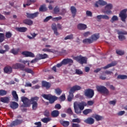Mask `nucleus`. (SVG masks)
<instances>
[{
  "label": "nucleus",
  "instance_id": "e2e57ef3",
  "mask_svg": "<svg viewBox=\"0 0 127 127\" xmlns=\"http://www.w3.org/2000/svg\"><path fill=\"white\" fill-rule=\"evenodd\" d=\"M104 74L107 75H114V73L112 71L109 70H106L104 72Z\"/></svg>",
  "mask_w": 127,
  "mask_h": 127
},
{
  "label": "nucleus",
  "instance_id": "f03ea898",
  "mask_svg": "<svg viewBox=\"0 0 127 127\" xmlns=\"http://www.w3.org/2000/svg\"><path fill=\"white\" fill-rule=\"evenodd\" d=\"M12 67L13 69H21L22 71L26 72V73H28V74H32V75L34 74V72H33L32 69L28 68H25V65L24 64H14L12 65Z\"/></svg>",
  "mask_w": 127,
  "mask_h": 127
},
{
  "label": "nucleus",
  "instance_id": "c03bdc74",
  "mask_svg": "<svg viewBox=\"0 0 127 127\" xmlns=\"http://www.w3.org/2000/svg\"><path fill=\"white\" fill-rule=\"evenodd\" d=\"M4 34L0 33V43L4 41Z\"/></svg>",
  "mask_w": 127,
  "mask_h": 127
},
{
  "label": "nucleus",
  "instance_id": "7c9ffc66",
  "mask_svg": "<svg viewBox=\"0 0 127 127\" xmlns=\"http://www.w3.org/2000/svg\"><path fill=\"white\" fill-rule=\"evenodd\" d=\"M23 22L24 24H26L27 25H32V24H33V21L29 19H26L24 20L23 21Z\"/></svg>",
  "mask_w": 127,
  "mask_h": 127
},
{
  "label": "nucleus",
  "instance_id": "a211bd4d",
  "mask_svg": "<svg viewBox=\"0 0 127 127\" xmlns=\"http://www.w3.org/2000/svg\"><path fill=\"white\" fill-rule=\"evenodd\" d=\"M70 10L71 11L72 16L74 18L76 16V14H77V9L75 6H71L70 7Z\"/></svg>",
  "mask_w": 127,
  "mask_h": 127
},
{
  "label": "nucleus",
  "instance_id": "338daca9",
  "mask_svg": "<svg viewBox=\"0 0 127 127\" xmlns=\"http://www.w3.org/2000/svg\"><path fill=\"white\" fill-rule=\"evenodd\" d=\"M44 115L45 117H49V116H50V113L48 111L46 110L44 113Z\"/></svg>",
  "mask_w": 127,
  "mask_h": 127
},
{
  "label": "nucleus",
  "instance_id": "0e129e2a",
  "mask_svg": "<svg viewBox=\"0 0 127 127\" xmlns=\"http://www.w3.org/2000/svg\"><path fill=\"white\" fill-rule=\"evenodd\" d=\"M66 113L69 114V115H73V111H72V109H71V108L67 109Z\"/></svg>",
  "mask_w": 127,
  "mask_h": 127
},
{
  "label": "nucleus",
  "instance_id": "e433bc0d",
  "mask_svg": "<svg viewBox=\"0 0 127 127\" xmlns=\"http://www.w3.org/2000/svg\"><path fill=\"white\" fill-rule=\"evenodd\" d=\"M82 42L84 44L88 43V44H91V43H93V40H92V39L86 38L83 40Z\"/></svg>",
  "mask_w": 127,
  "mask_h": 127
},
{
  "label": "nucleus",
  "instance_id": "ddd939ff",
  "mask_svg": "<svg viewBox=\"0 0 127 127\" xmlns=\"http://www.w3.org/2000/svg\"><path fill=\"white\" fill-rule=\"evenodd\" d=\"M23 122V120H18V119L15 120V121L11 122V123L10 124V127H16V126L21 125Z\"/></svg>",
  "mask_w": 127,
  "mask_h": 127
},
{
  "label": "nucleus",
  "instance_id": "72a5a7b5",
  "mask_svg": "<svg viewBox=\"0 0 127 127\" xmlns=\"http://www.w3.org/2000/svg\"><path fill=\"white\" fill-rule=\"evenodd\" d=\"M36 0H27V3L26 4H24L23 6L24 7H26V6H29L30 4H31V2L33 3H34V2H36Z\"/></svg>",
  "mask_w": 127,
  "mask_h": 127
},
{
  "label": "nucleus",
  "instance_id": "a878e982",
  "mask_svg": "<svg viewBox=\"0 0 127 127\" xmlns=\"http://www.w3.org/2000/svg\"><path fill=\"white\" fill-rule=\"evenodd\" d=\"M99 38H100V34H94L91 36V40H92V42L98 40Z\"/></svg>",
  "mask_w": 127,
  "mask_h": 127
},
{
  "label": "nucleus",
  "instance_id": "cd10ccee",
  "mask_svg": "<svg viewBox=\"0 0 127 127\" xmlns=\"http://www.w3.org/2000/svg\"><path fill=\"white\" fill-rule=\"evenodd\" d=\"M12 96L14 99V101L15 102H18V95L15 90L12 91Z\"/></svg>",
  "mask_w": 127,
  "mask_h": 127
},
{
  "label": "nucleus",
  "instance_id": "8fccbe9b",
  "mask_svg": "<svg viewBox=\"0 0 127 127\" xmlns=\"http://www.w3.org/2000/svg\"><path fill=\"white\" fill-rule=\"evenodd\" d=\"M116 53L118 55H120V56H122V55H124L125 54V52L123 51L116 50Z\"/></svg>",
  "mask_w": 127,
  "mask_h": 127
},
{
  "label": "nucleus",
  "instance_id": "a18cd8bd",
  "mask_svg": "<svg viewBox=\"0 0 127 127\" xmlns=\"http://www.w3.org/2000/svg\"><path fill=\"white\" fill-rule=\"evenodd\" d=\"M47 10V8L46 7L43 6V5H41L39 8V11H41L42 12H44V11H46Z\"/></svg>",
  "mask_w": 127,
  "mask_h": 127
},
{
  "label": "nucleus",
  "instance_id": "603ef678",
  "mask_svg": "<svg viewBox=\"0 0 127 127\" xmlns=\"http://www.w3.org/2000/svg\"><path fill=\"white\" fill-rule=\"evenodd\" d=\"M75 73L76 75H82V74H83V71H82L81 69H75Z\"/></svg>",
  "mask_w": 127,
  "mask_h": 127
},
{
  "label": "nucleus",
  "instance_id": "412c9836",
  "mask_svg": "<svg viewBox=\"0 0 127 127\" xmlns=\"http://www.w3.org/2000/svg\"><path fill=\"white\" fill-rule=\"evenodd\" d=\"M15 30L18 32L24 33L27 31V28L25 27H16Z\"/></svg>",
  "mask_w": 127,
  "mask_h": 127
},
{
  "label": "nucleus",
  "instance_id": "5701e85b",
  "mask_svg": "<svg viewBox=\"0 0 127 127\" xmlns=\"http://www.w3.org/2000/svg\"><path fill=\"white\" fill-rule=\"evenodd\" d=\"M77 28L79 30H85L87 29V25L83 23H79L77 25Z\"/></svg>",
  "mask_w": 127,
  "mask_h": 127
},
{
  "label": "nucleus",
  "instance_id": "c756f323",
  "mask_svg": "<svg viewBox=\"0 0 127 127\" xmlns=\"http://www.w3.org/2000/svg\"><path fill=\"white\" fill-rule=\"evenodd\" d=\"M0 102L4 104H8L9 103V98L8 97H1L0 98Z\"/></svg>",
  "mask_w": 127,
  "mask_h": 127
},
{
  "label": "nucleus",
  "instance_id": "6e6d98bb",
  "mask_svg": "<svg viewBox=\"0 0 127 127\" xmlns=\"http://www.w3.org/2000/svg\"><path fill=\"white\" fill-rule=\"evenodd\" d=\"M42 51H43L44 52L51 53L52 52V49H50L48 48H44L42 49Z\"/></svg>",
  "mask_w": 127,
  "mask_h": 127
},
{
  "label": "nucleus",
  "instance_id": "69168bd1",
  "mask_svg": "<svg viewBox=\"0 0 127 127\" xmlns=\"http://www.w3.org/2000/svg\"><path fill=\"white\" fill-rule=\"evenodd\" d=\"M27 17L28 18H31V19H33V16H32V13H27Z\"/></svg>",
  "mask_w": 127,
  "mask_h": 127
},
{
  "label": "nucleus",
  "instance_id": "4468645a",
  "mask_svg": "<svg viewBox=\"0 0 127 127\" xmlns=\"http://www.w3.org/2000/svg\"><path fill=\"white\" fill-rule=\"evenodd\" d=\"M22 55L26 57H30L31 58H34L35 55L31 52L24 51L22 52Z\"/></svg>",
  "mask_w": 127,
  "mask_h": 127
},
{
  "label": "nucleus",
  "instance_id": "13d9d810",
  "mask_svg": "<svg viewBox=\"0 0 127 127\" xmlns=\"http://www.w3.org/2000/svg\"><path fill=\"white\" fill-rule=\"evenodd\" d=\"M109 105H113V106H115L116 104H117V99H115L113 101H110L109 102Z\"/></svg>",
  "mask_w": 127,
  "mask_h": 127
},
{
  "label": "nucleus",
  "instance_id": "c9c22d12",
  "mask_svg": "<svg viewBox=\"0 0 127 127\" xmlns=\"http://www.w3.org/2000/svg\"><path fill=\"white\" fill-rule=\"evenodd\" d=\"M51 115L53 116V118H57V117L59 116V111H58V110H54L52 111Z\"/></svg>",
  "mask_w": 127,
  "mask_h": 127
},
{
  "label": "nucleus",
  "instance_id": "6e6552de",
  "mask_svg": "<svg viewBox=\"0 0 127 127\" xmlns=\"http://www.w3.org/2000/svg\"><path fill=\"white\" fill-rule=\"evenodd\" d=\"M116 65H117V63L112 62L103 67H101V68H97L96 69L94 70V73H98V72H100L102 69L106 70V69H108V68H111V67H114V66H116Z\"/></svg>",
  "mask_w": 127,
  "mask_h": 127
},
{
  "label": "nucleus",
  "instance_id": "79ce46f5",
  "mask_svg": "<svg viewBox=\"0 0 127 127\" xmlns=\"http://www.w3.org/2000/svg\"><path fill=\"white\" fill-rule=\"evenodd\" d=\"M64 39V40H68V39H69L70 40H72V39H74V36L72 34L70 35H68L66 36Z\"/></svg>",
  "mask_w": 127,
  "mask_h": 127
},
{
  "label": "nucleus",
  "instance_id": "680f3d73",
  "mask_svg": "<svg viewBox=\"0 0 127 127\" xmlns=\"http://www.w3.org/2000/svg\"><path fill=\"white\" fill-rule=\"evenodd\" d=\"M61 19H62V17L59 16L53 18V20L54 21H58V20H61Z\"/></svg>",
  "mask_w": 127,
  "mask_h": 127
},
{
  "label": "nucleus",
  "instance_id": "6ab92c4d",
  "mask_svg": "<svg viewBox=\"0 0 127 127\" xmlns=\"http://www.w3.org/2000/svg\"><path fill=\"white\" fill-rule=\"evenodd\" d=\"M37 57L38 58V60H41L43 59H46L48 58L49 56L46 54H39L37 55Z\"/></svg>",
  "mask_w": 127,
  "mask_h": 127
},
{
  "label": "nucleus",
  "instance_id": "f3484780",
  "mask_svg": "<svg viewBox=\"0 0 127 127\" xmlns=\"http://www.w3.org/2000/svg\"><path fill=\"white\" fill-rule=\"evenodd\" d=\"M99 5H107V3L103 0H99L95 2L94 5L95 7H99Z\"/></svg>",
  "mask_w": 127,
  "mask_h": 127
},
{
  "label": "nucleus",
  "instance_id": "774afa93",
  "mask_svg": "<svg viewBox=\"0 0 127 127\" xmlns=\"http://www.w3.org/2000/svg\"><path fill=\"white\" fill-rule=\"evenodd\" d=\"M72 127H81V126L78 124L73 123L72 124Z\"/></svg>",
  "mask_w": 127,
  "mask_h": 127
},
{
  "label": "nucleus",
  "instance_id": "4d7b16f0",
  "mask_svg": "<svg viewBox=\"0 0 127 127\" xmlns=\"http://www.w3.org/2000/svg\"><path fill=\"white\" fill-rule=\"evenodd\" d=\"M72 122L79 124V123H81V120L79 118L74 119L72 120Z\"/></svg>",
  "mask_w": 127,
  "mask_h": 127
},
{
  "label": "nucleus",
  "instance_id": "b1692460",
  "mask_svg": "<svg viewBox=\"0 0 127 127\" xmlns=\"http://www.w3.org/2000/svg\"><path fill=\"white\" fill-rule=\"evenodd\" d=\"M10 107L13 110H16L18 108V103L16 102L12 101L10 103Z\"/></svg>",
  "mask_w": 127,
  "mask_h": 127
},
{
  "label": "nucleus",
  "instance_id": "5fc2aeb1",
  "mask_svg": "<svg viewBox=\"0 0 127 127\" xmlns=\"http://www.w3.org/2000/svg\"><path fill=\"white\" fill-rule=\"evenodd\" d=\"M59 11H60V8L58 6H56L54 9V12L55 13H58Z\"/></svg>",
  "mask_w": 127,
  "mask_h": 127
},
{
  "label": "nucleus",
  "instance_id": "37998d69",
  "mask_svg": "<svg viewBox=\"0 0 127 127\" xmlns=\"http://www.w3.org/2000/svg\"><path fill=\"white\" fill-rule=\"evenodd\" d=\"M50 118H44L42 119L41 121L44 124H47L49 122H50Z\"/></svg>",
  "mask_w": 127,
  "mask_h": 127
},
{
  "label": "nucleus",
  "instance_id": "423d86ee",
  "mask_svg": "<svg viewBox=\"0 0 127 127\" xmlns=\"http://www.w3.org/2000/svg\"><path fill=\"white\" fill-rule=\"evenodd\" d=\"M94 95H95L94 90L91 88L86 89L84 91V96L88 99H92L94 97Z\"/></svg>",
  "mask_w": 127,
  "mask_h": 127
},
{
  "label": "nucleus",
  "instance_id": "0eeeda50",
  "mask_svg": "<svg viewBox=\"0 0 127 127\" xmlns=\"http://www.w3.org/2000/svg\"><path fill=\"white\" fill-rule=\"evenodd\" d=\"M57 27L59 29H62V25L60 24V23H58L57 25L55 23L52 24V29L53 30L54 34L57 36L59 35V33H58L57 30Z\"/></svg>",
  "mask_w": 127,
  "mask_h": 127
},
{
  "label": "nucleus",
  "instance_id": "2eb2a0df",
  "mask_svg": "<svg viewBox=\"0 0 127 127\" xmlns=\"http://www.w3.org/2000/svg\"><path fill=\"white\" fill-rule=\"evenodd\" d=\"M73 63V60L71 59H64L62 61V64H63V65H67V64L72 65Z\"/></svg>",
  "mask_w": 127,
  "mask_h": 127
},
{
  "label": "nucleus",
  "instance_id": "f257e3e1",
  "mask_svg": "<svg viewBox=\"0 0 127 127\" xmlns=\"http://www.w3.org/2000/svg\"><path fill=\"white\" fill-rule=\"evenodd\" d=\"M94 103V101L92 100L87 101V103L85 101H81V102L75 101L73 103V108L75 114H77V115L82 114V111L85 109V107H87V105L88 106H93Z\"/></svg>",
  "mask_w": 127,
  "mask_h": 127
},
{
  "label": "nucleus",
  "instance_id": "bb28decb",
  "mask_svg": "<svg viewBox=\"0 0 127 127\" xmlns=\"http://www.w3.org/2000/svg\"><path fill=\"white\" fill-rule=\"evenodd\" d=\"M58 99V97H57V96L51 95V96H50V98L49 99L50 104H53L54 102L57 100Z\"/></svg>",
  "mask_w": 127,
  "mask_h": 127
},
{
  "label": "nucleus",
  "instance_id": "052dcab7",
  "mask_svg": "<svg viewBox=\"0 0 127 127\" xmlns=\"http://www.w3.org/2000/svg\"><path fill=\"white\" fill-rule=\"evenodd\" d=\"M39 14V12H36L34 13H32L33 19L35 18V17H37Z\"/></svg>",
  "mask_w": 127,
  "mask_h": 127
},
{
  "label": "nucleus",
  "instance_id": "dca6fc26",
  "mask_svg": "<svg viewBox=\"0 0 127 127\" xmlns=\"http://www.w3.org/2000/svg\"><path fill=\"white\" fill-rule=\"evenodd\" d=\"M42 87L43 88H46L47 90H48L50 89L51 84H50V82L43 80L42 81Z\"/></svg>",
  "mask_w": 127,
  "mask_h": 127
},
{
  "label": "nucleus",
  "instance_id": "ea45409f",
  "mask_svg": "<svg viewBox=\"0 0 127 127\" xmlns=\"http://www.w3.org/2000/svg\"><path fill=\"white\" fill-rule=\"evenodd\" d=\"M121 79V80H125L127 79V75H118L117 76V80Z\"/></svg>",
  "mask_w": 127,
  "mask_h": 127
},
{
  "label": "nucleus",
  "instance_id": "3c124183",
  "mask_svg": "<svg viewBox=\"0 0 127 127\" xmlns=\"http://www.w3.org/2000/svg\"><path fill=\"white\" fill-rule=\"evenodd\" d=\"M12 36V34L10 32H6L5 33V37L6 38H10Z\"/></svg>",
  "mask_w": 127,
  "mask_h": 127
},
{
  "label": "nucleus",
  "instance_id": "4c0bfd02",
  "mask_svg": "<svg viewBox=\"0 0 127 127\" xmlns=\"http://www.w3.org/2000/svg\"><path fill=\"white\" fill-rule=\"evenodd\" d=\"M92 112H93V110H92V109H87L84 110L83 111V115H85V116H87V115H88V114H89L91 113H92Z\"/></svg>",
  "mask_w": 127,
  "mask_h": 127
},
{
  "label": "nucleus",
  "instance_id": "9d476101",
  "mask_svg": "<svg viewBox=\"0 0 127 127\" xmlns=\"http://www.w3.org/2000/svg\"><path fill=\"white\" fill-rule=\"evenodd\" d=\"M112 8H113V4L112 3L107 4L105 7L104 13L111 14L112 13Z\"/></svg>",
  "mask_w": 127,
  "mask_h": 127
},
{
  "label": "nucleus",
  "instance_id": "aec40b11",
  "mask_svg": "<svg viewBox=\"0 0 127 127\" xmlns=\"http://www.w3.org/2000/svg\"><path fill=\"white\" fill-rule=\"evenodd\" d=\"M82 89V87L79 85H75L72 86L70 89V92H72V93H75L76 91H79Z\"/></svg>",
  "mask_w": 127,
  "mask_h": 127
},
{
  "label": "nucleus",
  "instance_id": "393cba45",
  "mask_svg": "<svg viewBox=\"0 0 127 127\" xmlns=\"http://www.w3.org/2000/svg\"><path fill=\"white\" fill-rule=\"evenodd\" d=\"M84 123L88 125H93L95 123V120L92 118H88L84 121Z\"/></svg>",
  "mask_w": 127,
  "mask_h": 127
},
{
  "label": "nucleus",
  "instance_id": "a19ab883",
  "mask_svg": "<svg viewBox=\"0 0 127 127\" xmlns=\"http://www.w3.org/2000/svg\"><path fill=\"white\" fill-rule=\"evenodd\" d=\"M55 92L56 94H57V95L60 96L62 93V90L59 88H57L55 89Z\"/></svg>",
  "mask_w": 127,
  "mask_h": 127
},
{
  "label": "nucleus",
  "instance_id": "49530a36",
  "mask_svg": "<svg viewBox=\"0 0 127 127\" xmlns=\"http://www.w3.org/2000/svg\"><path fill=\"white\" fill-rule=\"evenodd\" d=\"M51 95V94H44L42 95V97H43V98H44V99H45L46 100H48V101H49Z\"/></svg>",
  "mask_w": 127,
  "mask_h": 127
},
{
  "label": "nucleus",
  "instance_id": "f704fd0d",
  "mask_svg": "<svg viewBox=\"0 0 127 127\" xmlns=\"http://www.w3.org/2000/svg\"><path fill=\"white\" fill-rule=\"evenodd\" d=\"M19 48L18 49H12L10 50V53H12L14 55H16L18 54V52H19Z\"/></svg>",
  "mask_w": 127,
  "mask_h": 127
},
{
  "label": "nucleus",
  "instance_id": "864d4df0",
  "mask_svg": "<svg viewBox=\"0 0 127 127\" xmlns=\"http://www.w3.org/2000/svg\"><path fill=\"white\" fill-rule=\"evenodd\" d=\"M86 14L87 16H90V17L93 16V13H92L91 11L87 10L86 11Z\"/></svg>",
  "mask_w": 127,
  "mask_h": 127
},
{
  "label": "nucleus",
  "instance_id": "20e7f679",
  "mask_svg": "<svg viewBox=\"0 0 127 127\" xmlns=\"http://www.w3.org/2000/svg\"><path fill=\"white\" fill-rule=\"evenodd\" d=\"M96 89L98 92L101 94H104L105 95H109L110 91L107 89V87L103 85L96 86Z\"/></svg>",
  "mask_w": 127,
  "mask_h": 127
},
{
  "label": "nucleus",
  "instance_id": "c85d7f7f",
  "mask_svg": "<svg viewBox=\"0 0 127 127\" xmlns=\"http://www.w3.org/2000/svg\"><path fill=\"white\" fill-rule=\"evenodd\" d=\"M93 118L97 121V122H99V121H102V120H104V117L103 116H101L98 114H95L93 116Z\"/></svg>",
  "mask_w": 127,
  "mask_h": 127
},
{
  "label": "nucleus",
  "instance_id": "2f4dec72",
  "mask_svg": "<svg viewBox=\"0 0 127 127\" xmlns=\"http://www.w3.org/2000/svg\"><path fill=\"white\" fill-rule=\"evenodd\" d=\"M60 123L63 127H67L70 125V122L69 121H64L63 120H60Z\"/></svg>",
  "mask_w": 127,
  "mask_h": 127
},
{
  "label": "nucleus",
  "instance_id": "473e14b6",
  "mask_svg": "<svg viewBox=\"0 0 127 127\" xmlns=\"http://www.w3.org/2000/svg\"><path fill=\"white\" fill-rule=\"evenodd\" d=\"M74 92H71V90H69V95L67 97V101L68 102H71L72 101V99L74 98Z\"/></svg>",
  "mask_w": 127,
  "mask_h": 127
},
{
  "label": "nucleus",
  "instance_id": "bf43d9fd",
  "mask_svg": "<svg viewBox=\"0 0 127 127\" xmlns=\"http://www.w3.org/2000/svg\"><path fill=\"white\" fill-rule=\"evenodd\" d=\"M52 18V16H48L45 19H44V22H47V21H49V20H50V19H51Z\"/></svg>",
  "mask_w": 127,
  "mask_h": 127
},
{
  "label": "nucleus",
  "instance_id": "58836bf2",
  "mask_svg": "<svg viewBox=\"0 0 127 127\" xmlns=\"http://www.w3.org/2000/svg\"><path fill=\"white\" fill-rule=\"evenodd\" d=\"M119 20V17L117 15H113L110 20V21L112 23H114L115 21H118Z\"/></svg>",
  "mask_w": 127,
  "mask_h": 127
},
{
  "label": "nucleus",
  "instance_id": "4be33fe9",
  "mask_svg": "<svg viewBox=\"0 0 127 127\" xmlns=\"http://www.w3.org/2000/svg\"><path fill=\"white\" fill-rule=\"evenodd\" d=\"M3 71L4 73H6L7 74H10V73L12 72V67L11 66H5L3 68Z\"/></svg>",
  "mask_w": 127,
  "mask_h": 127
},
{
  "label": "nucleus",
  "instance_id": "39448f33",
  "mask_svg": "<svg viewBox=\"0 0 127 127\" xmlns=\"http://www.w3.org/2000/svg\"><path fill=\"white\" fill-rule=\"evenodd\" d=\"M38 100H39V97L37 96L33 97L31 98V103L32 105V110L35 111L37 108H38Z\"/></svg>",
  "mask_w": 127,
  "mask_h": 127
},
{
  "label": "nucleus",
  "instance_id": "1a4fd4ad",
  "mask_svg": "<svg viewBox=\"0 0 127 127\" xmlns=\"http://www.w3.org/2000/svg\"><path fill=\"white\" fill-rule=\"evenodd\" d=\"M21 102L23 103L25 108H28V107L30 106V103H31V99H28L27 97L23 96L21 98Z\"/></svg>",
  "mask_w": 127,
  "mask_h": 127
},
{
  "label": "nucleus",
  "instance_id": "f8f14e48",
  "mask_svg": "<svg viewBox=\"0 0 127 127\" xmlns=\"http://www.w3.org/2000/svg\"><path fill=\"white\" fill-rule=\"evenodd\" d=\"M127 9H125L122 10L119 14V16L121 17L122 21H126V19L127 18Z\"/></svg>",
  "mask_w": 127,
  "mask_h": 127
},
{
  "label": "nucleus",
  "instance_id": "7ed1b4c3",
  "mask_svg": "<svg viewBox=\"0 0 127 127\" xmlns=\"http://www.w3.org/2000/svg\"><path fill=\"white\" fill-rule=\"evenodd\" d=\"M73 59L79 63V64H81V65H83V64H87V58L82 57L81 55L74 57Z\"/></svg>",
  "mask_w": 127,
  "mask_h": 127
},
{
  "label": "nucleus",
  "instance_id": "de8ad7c7",
  "mask_svg": "<svg viewBox=\"0 0 127 127\" xmlns=\"http://www.w3.org/2000/svg\"><path fill=\"white\" fill-rule=\"evenodd\" d=\"M19 62H20V63H23V64H24L25 65V64H27L28 66L29 67V61H23L22 60H19Z\"/></svg>",
  "mask_w": 127,
  "mask_h": 127
},
{
  "label": "nucleus",
  "instance_id": "09e8293b",
  "mask_svg": "<svg viewBox=\"0 0 127 127\" xmlns=\"http://www.w3.org/2000/svg\"><path fill=\"white\" fill-rule=\"evenodd\" d=\"M7 94V91L3 89L0 90V96H5Z\"/></svg>",
  "mask_w": 127,
  "mask_h": 127
},
{
  "label": "nucleus",
  "instance_id": "9b49d317",
  "mask_svg": "<svg viewBox=\"0 0 127 127\" xmlns=\"http://www.w3.org/2000/svg\"><path fill=\"white\" fill-rule=\"evenodd\" d=\"M118 34L119 35L118 38L120 41H123V40H125L126 39V37H125L124 35H126L127 34V32L123 31H120L119 30H117Z\"/></svg>",
  "mask_w": 127,
  "mask_h": 127
}]
</instances>
